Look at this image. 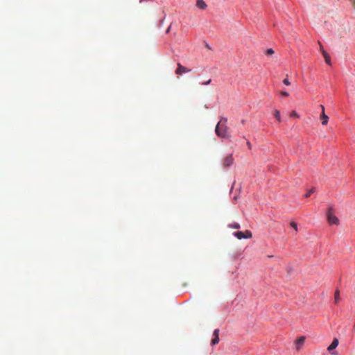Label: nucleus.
<instances>
[{
  "instance_id": "4468645a",
  "label": "nucleus",
  "mask_w": 355,
  "mask_h": 355,
  "mask_svg": "<svg viewBox=\"0 0 355 355\" xmlns=\"http://www.w3.org/2000/svg\"><path fill=\"white\" fill-rule=\"evenodd\" d=\"M290 225L291 227H293L295 230V232H297L298 231L297 224L295 222H293V221L291 222Z\"/></svg>"
},
{
  "instance_id": "5701e85b",
  "label": "nucleus",
  "mask_w": 355,
  "mask_h": 355,
  "mask_svg": "<svg viewBox=\"0 0 355 355\" xmlns=\"http://www.w3.org/2000/svg\"><path fill=\"white\" fill-rule=\"evenodd\" d=\"M247 146L249 148V149L252 148V144L249 141H247Z\"/></svg>"
},
{
  "instance_id": "39448f33",
  "label": "nucleus",
  "mask_w": 355,
  "mask_h": 355,
  "mask_svg": "<svg viewBox=\"0 0 355 355\" xmlns=\"http://www.w3.org/2000/svg\"><path fill=\"white\" fill-rule=\"evenodd\" d=\"M191 69H187V67L182 66L180 63L177 64V69L175 70V73L178 75H182V73L190 72Z\"/></svg>"
},
{
  "instance_id": "9b49d317",
  "label": "nucleus",
  "mask_w": 355,
  "mask_h": 355,
  "mask_svg": "<svg viewBox=\"0 0 355 355\" xmlns=\"http://www.w3.org/2000/svg\"><path fill=\"white\" fill-rule=\"evenodd\" d=\"M340 300V291L338 290H336L334 293V302L338 303Z\"/></svg>"
},
{
  "instance_id": "0eeeda50",
  "label": "nucleus",
  "mask_w": 355,
  "mask_h": 355,
  "mask_svg": "<svg viewBox=\"0 0 355 355\" xmlns=\"http://www.w3.org/2000/svg\"><path fill=\"white\" fill-rule=\"evenodd\" d=\"M305 342V337L300 336L295 341V347L297 350H300Z\"/></svg>"
},
{
  "instance_id": "393cba45",
  "label": "nucleus",
  "mask_w": 355,
  "mask_h": 355,
  "mask_svg": "<svg viewBox=\"0 0 355 355\" xmlns=\"http://www.w3.org/2000/svg\"><path fill=\"white\" fill-rule=\"evenodd\" d=\"M320 108L322 110V112H324V107L322 105H320Z\"/></svg>"
},
{
  "instance_id": "7ed1b4c3",
  "label": "nucleus",
  "mask_w": 355,
  "mask_h": 355,
  "mask_svg": "<svg viewBox=\"0 0 355 355\" xmlns=\"http://www.w3.org/2000/svg\"><path fill=\"white\" fill-rule=\"evenodd\" d=\"M234 235L239 239H250L252 236V232L249 230H246L245 232H236L234 233Z\"/></svg>"
},
{
  "instance_id": "20e7f679",
  "label": "nucleus",
  "mask_w": 355,
  "mask_h": 355,
  "mask_svg": "<svg viewBox=\"0 0 355 355\" xmlns=\"http://www.w3.org/2000/svg\"><path fill=\"white\" fill-rule=\"evenodd\" d=\"M234 162V157L232 154L227 155L223 161V166L224 167L230 166Z\"/></svg>"
},
{
  "instance_id": "6e6552de",
  "label": "nucleus",
  "mask_w": 355,
  "mask_h": 355,
  "mask_svg": "<svg viewBox=\"0 0 355 355\" xmlns=\"http://www.w3.org/2000/svg\"><path fill=\"white\" fill-rule=\"evenodd\" d=\"M196 6L200 10H205L207 5L204 0H196Z\"/></svg>"
},
{
  "instance_id": "a878e982",
  "label": "nucleus",
  "mask_w": 355,
  "mask_h": 355,
  "mask_svg": "<svg viewBox=\"0 0 355 355\" xmlns=\"http://www.w3.org/2000/svg\"><path fill=\"white\" fill-rule=\"evenodd\" d=\"M331 354H332V355H337V354H338V353H337V352H336V351H335V352H333L331 353Z\"/></svg>"
},
{
  "instance_id": "b1692460",
  "label": "nucleus",
  "mask_w": 355,
  "mask_h": 355,
  "mask_svg": "<svg viewBox=\"0 0 355 355\" xmlns=\"http://www.w3.org/2000/svg\"><path fill=\"white\" fill-rule=\"evenodd\" d=\"M319 44H320V51L321 53H322V50H324L322 45L321 44L320 42H319Z\"/></svg>"
},
{
  "instance_id": "412c9836",
  "label": "nucleus",
  "mask_w": 355,
  "mask_h": 355,
  "mask_svg": "<svg viewBox=\"0 0 355 355\" xmlns=\"http://www.w3.org/2000/svg\"><path fill=\"white\" fill-rule=\"evenodd\" d=\"M322 55H323L324 58L329 55V54L326 52L325 50H322Z\"/></svg>"
},
{
  "instance_id": "f8f14e48",
  "label": "nucleus",
  "mask_w": 355,
  "mask_h": 355,
  "mask_svg": "<svg viewBox=\"0 0 355 355\" xmlns=\"http://www.w3.org/2000/svg\"><path fill=\"white\" fill-rule=\"evenodd\" d=\"M275 117L277 119V120L280 122L281 121V116H280V112L279 110H276L274 113Z\"/></svg>"
},
{
  "instance_id": "bb28decb",
  "label": "nucleus",
  "mask_w": 355,
  "mask_h": 355,
  "mask_svg": "<svg viewBox=\"0 0 355 355\" xmlns=\"http://www.w3.org/2000/svg\"><path fill=\"white\" fill-rule=\"evenodd\" d=\"M170 30V27L167 29L166 32L168 33Z\"/></svg>"
},
{
  "instance_id": "2eb2a0df",
  "label": "nucleus",
  "mask_w": 355,
  "mask_h": 355,
  "mask_svg": "<svg viewBox=\"0 0 355 355\" xmlns=\"http://www.w3.org/2000/svg\"><path fill=\"white\" fill-rule=\"evenodd\" d=\"M315 189L312 188L308 191V192L304 195L305 198H309L313 193H314Z\"/></svg>"
},
{
  "instance_id": "9d476101",
  "label": "nucleus",
  "mask_w": 355,
  "mask_h": 355,
  "mask_svg": "<svg viewBox=\"0 0 355 355\" xmlns=\"http://www.w3.org/2000/svg\"><path fill=\"white\" fill-rule=\"evenodd\" d=\"M320 118L322 119V124L323 125H326L328 123L329 117L327 115H326L324 112H322V114L320 115Z\"/></svg>"
},
{
  "instance_id": "a211bd4d",
  "label": "nucleus",
  "mask_w": 355,
  "mask_h": 355,
  "mask_svg": "<svg viewBox=\"0 0 355 355\" xmlns=\"http://www.w3.org/2000/svg\"><path fill=\"white\" fill-rule=\"evenodd\" d=\"M283 83H284L286 85H291V83L289 82V80H288L287 78H285V79L283 80Z\"/></svg>"
},
{
  "instance_id": "aec40b11",
  "label": "nucleus",
  "mask_w": 355,
  "mask_h": 355,
  "mask_svg": "<svg viewBox=\"0 0 355 355\" xmlns=\"http://www.w3.org/2000/svg\"><path fill=\"white\" fill-rule=\"evenodd\" d=\"M211 82V79H209L207 81L202 83V85H209Z\"/></svg>"
},
{
  "instance_id": "dca6fc26",
  "label": "nucleus",
  "mask_w": 355,
  "mask_h": 355,
  "mask_svg": "<svg viewBox=\"0 0 355 355\" xmlns=\"http://www.w3.org/2000/svg\"><path fill=\"white\" fill-rule=\"evenodd\" d=\"M274 51L272 49H268L266 51V55H272V54H274Z\"/></svg>"
},
{
  "instance_id": "4be33fe9",
  "label": "nucleus",
  "mask_w": 355,
  "mask_h": 355,
  "mask_svg": "<svg viewBox=\"0 0 355 355\" xmlns=\"http://www.w3.org/2000/svg\"><path fill=\"white\" fill-rule=\"evenodd\" d=\"M281 94L284 96H288V93L286 92H282Z\"/></svg>"
},
{
  "instance_id": "f03ea898",
  "label": "nucleus",
  "mask_w": 355,
  "mask_h": 355,
  "mask_svg": "<svg viewBox=\"0 0 355 355\" xmlns=\"http://www.w3.org/2000/svg\"><path fill=\"white\" fill-rule=\"evenodd\" d=\"M327 220L330 225H338L339 219L334 214V210L331 207L328 209L327 213Z\"/></svg>"
},
{
  "instance_id": "423d86ee",
  "label": "nucleus",
  "mask_w": 355,
  "mask_h": 355,
  "mask_svg": "<svg viewBox=\"0 0 355 355\" xmlns=\"http://www.w3.org/2000/svg\"><path fill=\"white\" fill-rule=\"evenodd\" d=\"M214 338L211 340V344L215 345L219 343V329H216L213 333Z\"/></svg>"
},
{
  "instance_id": "6ab92c4d",
  "label": "nucleus",
  "mask_w": 355,
  "mask_h": 355,
  "mask_svg": "<svg viewBox=\"0 0 355 355\" xmlns=\"http://www.w3.org/2000/svg\"><path fill=\"white\" fill-rule=\"evenodd\" d=\"M291 116L298 117L299 116L295 111H293L291 112Z\"/></svg>"
},
{
  "instance_id": "1a4fd4ad",
  "label": "nucleus",
  "mask_w": 355,
  "mask_h": 355,
  "mask_svg": "<svg viewBox=\"0 0 355 355\" xmlns=\"http://www.w3.org/2000/svg\"><path fill=\"white\" fill-rule=\"evenodd\" d=\"M338 340L337 338H334L332 341V343H331V345L327 347V350L331 352L332 350H334V349H336L337 347V346L338 345Z\"/></svg>"
},
{
  "instance_id": "cd10ccee",
  "label": "nucleus",
  "mask_w": 355,
  "mask_h": 355,
  "mask_svg": "<svg viewBox=\"0 0 355 355\" xmlns=\"http://www.w3.org/2000/svg\"><path fill=\"white\" fill-rule=\"evenodd\" d=\"M354 328L355 329V323H354Z\"/></svg>"
},
{
  "instance_id": "f3484780",
  "label": "nucleus",
  "mask_w": 355,
  "mask_h": 355,
  "mask_svg": "<svg viewBox=\"0 0 355 355\" xmlns=\"http://www.w3.org/2000/svg\"><path fill=\"white\" fill-rule=\"evenodd\" d=\"M324 60H325V62L329 64V65H331V58L329 55H327L326 56L325 58H324Z\"/></svg>"
},
{
  "instance_id": "f257e3e1",
  "label": "nucleus",
  "mask_w": 355,
  "mask_h": 355,
  "mask_svg": "<svg viewBox=\"0 0 355 355\" xmlns=\"http://www.w3.org/2000/svg\"><path fill=\"white\" fill-rule=\"evenodd\" d=\"M227 119L221 118L215 128L216 135L221 138H229V128L227 125Z\"/></svg>"
},
{
  "instance_id": "ddd939ff",
  "label": "nucleus",
  "mask_w": 355,
  "mask_h": 355,
  "mask_svg": "<svg viewBox=\"0 0 355 355\" xmlns=\"http://www.w3.org/2000/svg\"><path fill=\"white\" fill-rule=\"evenodd\" d=\"M228 226L233 229H239L240 228V225L237 223L230 224Z\"/></svg>"
}]
</instances>
